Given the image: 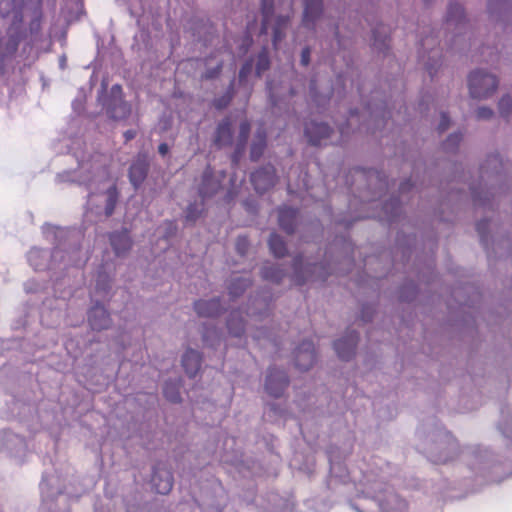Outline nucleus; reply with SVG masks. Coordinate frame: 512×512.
<instances>
[{
    "instance_id": "obj_4",
    "label": "nucleus",
    "mask_w": 512,
    "mask_h": 512,
    "mask_svg": "<svg viewBox=\"0 0 512 512\" xmlns=\"http://www.w3.org/2000/svg\"><path fill=\"white\" fill-rule=\"evenodd\" d=\"M88 322L90 327L96 331L105 330L111 326L110 315L102 305H95L90 309Z\"/></svg>"
},
{
    "instance_id": "obj_24",
    "label": "nucleus",
    "mask_w": 512,
    "mask_h": 512,
    "mask_svg": "<svg viewBox=\"0 0 512 512\" xmlns=\"http://www.w3.org/2000/svg\"><path fill=\"white\" fill-rule=\"evenodd\" d=\"M165 397L171 402H178L180 400L179 389L174 384H166L164 387Z\"/></svg>"
},
{
    "instance_id": "obj_5",
    "label": "nucleus",
    "mask_w": 512,
    "mask_h": 512,
    "mask_svg": "<svg viewBox=\"0 0 512 512\" xmlns=\"http://www.w3.org/2000/svg\"><path fill=\"white\" fill-rule=\"evenodd\" d=\"M24 447L25 443L22 438L10 431H0V452L17 455Z\"/></svg>"
},
{
    "instance_id": "obj_27",
    "label": "nucleus",
    "mask_w": 512,
    "mask_h": 512,
    "mask_svg": "<svg viewBox=\"0 0 512 512\" xmlns=\"http://www.w3.org/2000/svg\"><path fill=\"white\" fill-rule=\"evenodd\" d=\"M271 7H272V4H271V1L270 0H263L262 1V11H263V17H264V20H263V26H264V29H267L268 28V25H269V14L271 12Z\"/></svg>"
},
{
    "instance_id": "obj_11",
    "label": "nucleus",
    "mask_w": 512,
    "mask_h": 512,
    "mask_svg": "<svg viewBox=\"0 0 512 512\" xmlns=\"http://www.w3.org/2000/svg\"><path fill=\"white\" fill-rule=\"evenodd\" d=\"M330 127L325 123H310L305 128V133L309 141L313 144H321L323 140L329 137Z\"/></svg>"
},
{
    "instance_id": "obj_21",
    "label": "nucleus",
    "mask_w": 512,
    "mask_h": 512,
    "mask_svg": "<svg viewBox=\"0 0 512 512\" xmlns=\"http://www.w3.org/2000/svg\"><path fill=\"white\" fill-rule=\"evenodd\" d=\"M269 246L272 251V253L276 257H282L285 255L286 248L283 240L278 235H271L269 239Z\"/></svg>"
},
{
    "instance_id": "obj_39",
    "label": "nucleus",
    "mask_w": 512,
    "mask_h": 512,
    "mask_svg": "<svg viewBox=\"0 0 512 512\" xmlns=\"http://www.w3.org/2000/svg\"><path fill=\"white\" fill-rule=\"evenodd\" d=\"M265 277H266V278H271V279H273V280H277V281L279 280L277 277H275V276H273V275L268 274V272H265Z\"/></svg>"
},
{
    "instance_id": "obj_38",
    "label": "nucleus",
    "mask_w": 512,
    "mask_h": 512,
    "mask_svg": "<svg viewBox=\"0 0 512 512\" xmlns=\"http://www.w3.org/2000/svg\"><path fill=\"white\" fill-rule=\"evenodd\" d=\"M196 217H197V215H195L191 210L188 211V213H187L188 219L194 220Z\"/></svg>"
},
{
    "instance_id": "obj_37",
    "label": "nucleus",
    "mask_w": 512,
    "mask_h": 512,
    "mask_svg": "<svg viewBox=\"0 0 512 512\" xmlns=\"http://www.w3.org/2000/svg\"><path fill=\"white\" fill-rule=\"evenodd\" d=\"M125 137L127 140L133 139L135 137V132L132 130H129L125 132Z\"/></svg>"
},
{
    "instance_id": "obj_42",
    "label": "nucleus",
    "mask_w": 512,
    "mask_h": 512,
    "mask_svg": "<svg viewBox=\"0 0 512 512\" xmlns=\"http://www.w3.org/2000/svg\"><path fill=\"white\" fill-rule=\"evenodd\" d=\"M438 460L441 461V462H445V461L449 460V458L444 456V457H439Z\"/></svg>"
},
{
    "instance_id": "obj_23",
    "label": "nucleus",
    "mask_w": 512,
    "mask_h": 512,
    "mask_svg": "<svg viewBox=\"0 0 512 512\" xmlns=\"http://www.w3.org/2000/svg\"><path fill=\"white\" fill-rule=\"evenodd\" d=\"M47 253L45 251L39 249H32L28 254V260L36 269L41 268V264L38 262V259L46 258Z\"/></svg>"
},
{
    "instance_id": "obj_36",
    "label": "nucleus",
    "mask_w": 512,
    "mask_h": 512,
    "mask_svg": "<svg viewBox=\"0 0 512 512\" xmlns=\"http://www.w3.org/2000/svg\"><path fill=\"white\" fill-rule=\"evenodd\" d=\"M168 145L167 144H161L159 146V153L162 155H165L168 152Z\"/></svg>"
},
{
    "instance_id": "obj_16",
    "label": "nucleus",
    "mask_w": 512,
    "mask_h": 512,
    "mask_svg": "<svg viewBox=\"0 0 512 512\" xmlns=\"http://www.w3.org/2000/svg\"><path fill=\"white\" fill-rule=\"evenodd\" d=\"M220 304L217 299L199 300L195 303V310L198 315L210 317L219 312Z\"/></svg>"
},
{
    "instance_id": "obj_25",
    "label": "nucleus",
    "mask_w": 512,
    "mask_h": 512,
    "mask_svg": "<svg viewBox=\"0 0 512 512\" xmlns=\"http://www.w3.org/2000/svg\"><path fill=\"white\" fill-rule=\"evenodd\" d=\"M218 184L212 182V179L208 176H205L203 186L200 189V193L203 196L210 195L218 189Z\"/></svg>"
},
{
    "instance_id": "obj_19",
    "label": "nucleus",
    "mask_w": 512,
    "mask_h": 512,
    "mask_svg": "<svg viewBox=\"0 0 512 512\" xmlns=\"http://www.w3.org/2000/svg\"><path fill=\"white\" fill-rule=\"evenodd\" d=\"M295 218V211L292 209H282L279 212V223L281 227L291 233L293 231V220Z\"/></svg>"
},
{
    "instance_id": "obj_6",
    "label": "nucleus",
    "mask_w": 512,
    "mask_h": 512,
    "mask_svg": "<svg viewBox=\"0 0 512 512\" xmlns=\"http://www.w3.org/2000/svg\"><path fill=\"white\" fill-rule=\"evenodd\" d=\"M296 366L301 370L310 369L315 362V352L313 343L304 342L295 352Z\"/></svg>"
},
{
    "instance_id": "obj_34",
    "label": "nucleus",
    "mask_w": 512,
    "mask_h": 512,
    "mask_svg": "<svg viewBox=\"0 0 512 512\" xmlns=\"http://www.w3.org/2000/svg\"><path fill=\"white\" fill-rule=\"evenodd\" d=\"M442 120H441V123L439 125V128L440 130H445L447 127H448V123H449V119L446 115H442Z\"/></svg>"
},
{
    "instance_id": "obj_44",
    "label": "nucleus",
    "mask_w": 512,
    "mask_h": 512,
    "mask_svg": "<svg viewBox=\"0 0 512 512\" xmlns=\"http://www.w3.org/2000/svg\"><path fill=\"white\" fill-rule=\"evenodd\" d=\"M436 56H438V52H437V51H434V52H433V56H432V57L434 58V57H436Z\"/></svg>"
},
{
    "instance_id": "obj_28",
    "label": "nucleus",
    "mask_w": 512,
    "mask_h": 512,
    "mask_svg": "<svg viewBox=\"0 0 512 512\" xmlns=\"http://www.w3.org/2000/svg\"><path fill=\"white\" fill-rule=\"evenodd\" d=\"M267 68H268V58H267L266 53H262L259 55V58H258L257 73L260 74Z\"/></svg>"
},
{
    "instance_id": "obj_9",
    "label": "nucleus",
    "mask_w": 512,
    "mask_h": 512,
    "mask_svg": "<svg viewBox=\"0 0 512 512\" xmlns=\"http://www.w3.org/2000/svg\"><path fill=\"white\" fill-rule=\"evenodd\" d=\"M251 181L255 189L259 192L266 191L269 187L274 185L275 175L272 167H266L255 171L251 175Z\"/></svg>"
},
{
    "instance_id": "obj_31",
    "label": "nucleus",
    "mask_w": 512,
    "mask_h": 512,
    "mask_svg": "<svg viewBox=\"0 0 512 512\" xmlns=\"http://www.w3.org/2000/svg\"><path fill=\"white\" fill-rule=\"evenodd\" d=\"M248 133H249V125L247 123H242L241 127H240V137L243 142L246 141Z\"/></svg>"
},
{
    "instance_id": "obj_26",
    "label": "nucleus",
    "mask_w": 512,
    "mask_h": 512,
    "mask_svg": "<svg viewBox=\"0 0 512 512\" xmlns=\"http://www.w3.org/2000/svg\"><path fill=\"white\" fill-rule=\"evenodd\" d=\"M500 113L507 116L512 111V98L510 96H503L499 101Z\"/></svg>"
},
{
    "instance_id": "obj_32",
    "label": "nucleus",
    "mask_w": 512,
    "mask_h": 512,
    "mask_svg": "<svg viewBox=\"0 0 512 512\" xmlns=\"http://www.w3.org/2000/svg\"><path fill=\"white\" fill-rule=\"evenodd\" d=\"M500 5L501 7L503 6L504 4V1L503 0H488V9L493 12V10L495 9V7L497 5Z\"/></svg>"
},
{
    "instance_id": "obj_20",
    "label": "nucleus",
    "mask_w": 512,
    "mask_h": 512,
    "mask_svg": "<svg viewBox=\"0 0 512 512\" xmlns=\"http://www.w3.org/2000/svg\"><path fill=\"white\" fill-rule=\"evenodd\" d=\"M216 141L219 145H226L231 142V128L229 123L224 122L219 125Z\"/></svg>"
},
{
    "instance_id": "obj_33",
    "label": "nucleus",
    "mask_w": 512,
    "mask_h": 512,
    "mask_svg": "<svg viewBox=\"0 0 512 512\" xmlns=\"http://www.w3.org/2000/svg\"><path fill=\"white\" fill-rule=\"evenodd\" d=\"M310 51L308 49H304L301 54V62L303 65H307L309 62Z\"/></svg>"
},
{
    "instance_id": "obj_7",
    "label": "nucleus",
    "mask_w": 512,
    "mask_h": 512,
    "mask_svg": "<svg viewBox=\"0 0 512 512\" xmlns=\"http://www.w3.org/2000/svg\"><path fill=\"white\" fill-rule=\"evenodd\" d=\"M182 367L189 377H195L201 367L202 355L199 351L188 348L182 356Z\"/></svg>"
},
{
    "instance_id": "obj_1",
    "label": "nucleus",
    "mask_w": 512,
    "mask_h": 512,
    "mask_svg": "<svg viewBox=\"0 0 512 512\" xmlns=\"http://www.w3.org/2000/svg\"><path fill=\"white\" fill-rule=\"evenodd\" d=\"M354 487L351 506L357 512H407L405 501L393 493L386 494L384 484L372 475H364Z\"/></svg>"
},
{
    "instance_id": "obj_10",
    "label": "nucleus",
    "mask_w": 512,
    "mask_h": 512,
    "mask_svg": "<svg viewBox=\"0 0 512 512\" xmlns=\"http://www.w3.org/2000/svg\"><path fill=\"white\" fill-rule=\"evenodd\" d=\"M287 385V378L285 374L281 371H271L267 378L265 387L267 392L275 397H278L281 395L283 390L285 389Z\"/></svg>"
},
{
    "instance_id": "obj_30",
    "label": "nucleus",
    "mask_w": 512,
    "mask_h": 512,
    "mask_svg": "<svg viewBox=\"0 0 512 512\" xmlns=\"http://www.w3.org/2000/svg\"><path fill=\"white\" fill-rule=\"evenodd\" d=\"M263 145H264V142H263V139L260 140V144H254L252 146V149H251V156L253 158H258L261 153H262V149H263Z\"/></svg>"
},
{
    "instance_id": "obj_18",
    "label": "nucleus",
    "mask_w": 512,
    "mask_h": 512,
    "mask_svg": "<svg viewBox=\"0 0 512 512\" xmlns=\"http://www.w3.org/2000/svg\"><path fill=\"white\" fill-rule=\"evenodd\" d=\"M227 328L231 335L240 336L244 330V320L239 311H233L230 313L227 320Z\"/></svg>"
},
{
    "instance_id": "obj_41",
    "label": "nucleus",
    "mask_w": 512,
    "mask_h": 512,
    "mask_svg": "<svg viewBox=\"0 0 512 512\" xmlns=\"http://www.w3.org/2000/svg\"><path fill=\"white\" fill-rule=\"evenodd\" d=\"M59 254H60V251H55V252L53 253V256H52V257H53V259H57V258L59 257Z\"/></svg>"
},
{
    "instance_id": "obj_35",
    "label": "nucleus",
    "mask_w": 512,
    "mask_h": 512,
    "mask_svg": "<svg viewBox=\"0 0 512 512\" xmlns=\"http://www.w3.org/2000/svg\"><path fill=\"white\" fill-rule=\"evenodd\" d=\"M461 139V136L458 135V134H455V135H451L447 141V145L451 142L453 144H456L460 141Z\"/></svg>"
},
{
    "instance_id": "obj_43",
    "label": "nucleus",
    "mask_w": 512,
    "mask_h": 512,
    "mask_svg": "<svg viewBox=\"0 0 512 512\" xmlns=\"http://www.w3.org/2000/svg\"><path fill=\"white\" fill-rule=\"evenodd\" d=\"M455 9L458 13H462V8L460 6H456Z\"/></svg>"
},
{
    "instance_id": "obj_22",
    "label": "nucleus",
    "mask_w": 512,
    "mask_h": 512,
    "mask_svg": "<svg viewBox=\"0 0 512 512\" xmlns=\"http://www.w3.org/2000/svg\"><path fill=\"white\" fill-rule=\"evenodd\" d=\"M248 285H249V282L247 279L238 277L233 280V282L231 283V285L229 287L230 294L232 296H237L241 292H243L248 287Z\"/></svg>"
},
{
    "instance_id": "obj_8",
    "label": "nucleus",
    "mask_w": 512,
    "mask_h": 512,
    "mask_svg": "<svg viewBox=\"0 0 512 512\" xmlns=\"http://www.w3.org/2000/svg\"><path fill=\"white\" fill-rule=\"evenodd\" d=\"M111 93L115 96L114 103L109 107L111 117L117 120L127 118L131 112V108L121 99V87L119 85H114L111 88Z\"/></svg>"
},
{
    "instance_id": "obj_13",
    "label": "nucleus",
    "mask_w": 512,
    "mask_h": 512,
    "mask_svg": "<svg viewBox=\"0 0 512 512\" xmlns=\"http://www.w3.org/2000/svg\"><path fill=\"white\" fill-rule=\"evenodd\" d=\"M356 343V335L349 334L335 342V351L341 359L347 360L354 354Z\"/></svg>"
},
{
    "instance_id": "obj_2",
    "label": "nucleus",
    "mask_w": 512,
    "mask_h": 512,
    "mask_svg": "<svg viewBox=\"0 0 512 512\" xmlns=\"http://www.w3.org/2000/svg\"><path fill=\"white\" fill-rule=\"evenodd\" d=\"M82 182L101 186L98 193H93L89 197L88 203L97 210V213L103 210L106 217L110 216L116 204L117 192L114 183L108 177L107 171L104 168H97L93 179H83Z\"/></svg>"
},
{
    "instance_id": "obj_15",
    "label": "nucleus",
    "mask_w": 512,
    "mask_h": 512,
    "mask_svg": "<svg viewBox=\"0 0 512 512\" xmlns=\"http://www.w3.org/2000/svg\"><path fill=\"white\" fill-rule=\"evenodd\" d=\"M147 174V162L145 159H138L135 161L130 167V181L135 186L138 187L143 180L145 179Z\"/></svg>"
},
{
    "instance_id": "obj_3",
    "label": "nucleus",
    "mask_w": 512,
    "mask_h": 512,
    "mask_svg": "<svg viewBox=\"0 0 512 512\" xmlns=\"http://www.w3.org/2000/svg\"><path fill=\"white\" fill-rule=\"evenodd\" d=\"M498 87L496 76L485 70H475L468 77V89L474 99H487L491 97Z\"/></svg>"
},
{
    "instance_id": "obj_14",
    "label": "nucleus",
    "mask_w": 512,
    "mask_h": 512,
    "mask_svg": "<svg viewBox=\"0 0 512 512\" xmlns=\"http://www.w3.org/2000/svg\"><path fill=\"white\" fill-rule=\"evenodd\" d=\"M110 240L111 245L118 256L126 254L132 246V241L127 231L112 234Z\"/></svg>"
},
{
    "instance_id": "obj_29",
    "label": "nucleus",
    "mask_w": 512,
    "mask_h": 512,
    "mask_svg": "<svg viewBox=\"0 0 512 512\" xmlns=\"http://www.w3.org/2000/svg\"><path fill=\"white\" fill-rule=\"evenodd\" d=\"M476 113L477 117L481 119H488L493 115V111L488 107H480Z\"/></svg>"
},
{
    "instance_id": "obj_17",
    "label": "nucleus",
    "mask_w": 512,
    "mask_h": 512,
    "mask_svg": "<svg viewBox=\"0 0 512 512\" xmlns=\"http://www.w3.org/2000/svg\"><path fill=\"white\" fill-rule=\"evenodd\" d=\"M322 0H306L304 10V25L309 26L310 23L319 15L321 12Z\"/></svg>"
},
{
    "instance_id": "obj_12",
    "label": "nucleus",
    "mask_w": 512,
    "mask_h": 512,
    "mask_svg": "<svg viewBox=\"0 0 512 512\" xmlns=\"http://www.w3.org/2000/svg\"><path fill=\"white\" fill-rule=\"evenodd\" d=\"M151 481L154 489L159 494H167L172 488V475L168 470L155 471Z\"/></svg>"
},
{
    "instance_id": "obj_40",
    "label": "nucleus",
    "mask_w": 512,
    "mask_h": 512,
    "mask_svg": "<svg viewBox=\"0 0 512 512\" xmlns=\"http://www.w3.org/2000/svg\"><path fill=\"white\" fill-rule=\"evenodd\" d=\"M279 37H280V36H279V32H278V30H275V36H274V42H275V43L278 41Z\"/></svg>"
}]
</instances>
